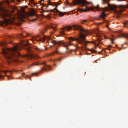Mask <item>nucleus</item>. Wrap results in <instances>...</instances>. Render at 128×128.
<instances>
[{
	"label": "nucleus",
	"mask_w": 128,
	"mask_h": 128,
	"mask_svg": "<svg viewBox=\"0 0 128 128\" xmlns=\"http://www.w3.org/2000/svg\"><path fill=\"white\" fill-rule=\"evenodd\" d=\"M8 38L11 41L10 43H12V40L13 39L15 38L14 37L12 36H8Z\"/></svg>",
	"instance_id": "obj_15"
},
{
	"label": "nucleus",
	"mask_w": 128,
	"mask_h": 128,
	"mask_svg": "<svg viewBox=\"0 0 128 128\" xmlns=\"http://www.w3.org/2000/svg\"><path fill=\"white\" fill-rule=\"evenodd\" d=\"M95 9H96V10L98 11L100 10L99 9V6L98 5L97 6L94 7Z\"/></svg>",
	"instance_id": "obj_19"
},
{
	"label": "nucleus",
	"mask_w": 128,
	"mask_h": 128,
	"mask_svg": "<svg viewBox=\"0 0 128 128\" xmlns=\"http://www.w3.org/2000/svg\"><path fill=\"white\" fill-rule=\"evenodd\" d=\"M45 12H49V11L48 10H45Z\"/></svg>",
	"instance_id": "obj_37"
},
{
	"label": "nucleus",
	"mask_w": 128,
	"mask_h": 128,
	"mask_svg": "<svg viewBox=\"0 0 128 128\" xmlns=\"http://www.w3.org/2000/svg\"><path fill=\"white\" fill-rule=\"evenodd\" d=\"M102 40H103L102 39H101L100 38H98V41L100 42V43L101 44V42L102 41Z\"/></svg>",
	"instance_id": "obj_24"
},
{
	"label": "nucleus",
	"mask_w": 128,
	"mask_h": 128,
	"mask_svg": "<svg viewBox=\"0 0 128 128\" xmlns=\"http://www.w3.org/2000/svg\"><path fill=\"white\" fill-rule=\"evenodd\" d=\"M2 22L0 20V24H2Z\"/></svg>",
	"instance_id": "obj_35"
},
{
	"label": "nucleus",
	"mask_w": 128,
	"mask_h": 128,
	"mask_svg": "<svg viewBox=\"0 0 128 128\" xmlns=\"http://www.w3.org/2000/svg\"><path fill=\"white\" fill-rule=\"evenodd\" d=\"M22 47L21 44H18L15 45L13 48L11 49L5 48L2 49L3 56L7 60L9 64L26 62V59H32L38 58V56L32 53L26 55L20 54L18 51Z\"/></svg>",
	"instance_id": "obj_1"
},
{
	"label": "nucleus",
	"mask_w": 128,
	"mask_h": 128,
	"mask_svg": "<svg viewBox=\"0 0 128 128\" xmlns=\"http://www.w3.org/2000/svg\"><path fill=\"white\" fill-rule=\"evenodd\" d=\"M40 64L38 63L37 62H35L33 63L30 66H29L28 67V68H31V67L34 66L36 65V66H39L40 65Z\"/></svg>",
	"instance_id": "obj_14"
},
{
	"label": "nucleus",
	"mask_w": 128,
	"mask_h": 128,
	"mask_svg": "<svg viewBox=\"0 0 128 128\" xmlns=\"http://www.w3.org/2000/svg\"><path fill=\"white\" fill-rule=\"evenodd\" d=\"M38 49L36 47L32 46V47L28 46L26 48V51L29 53H31L33 51L37 50Z\"/></svg>",
	"instance_id": "obj_7"
},
{
	"label": "nucleus",
	"mask_w": 128,
	"mask_h": 128,
	"mask_svg": "<svg viewBox=\"0 0 128 128\" xmlns=\"http://www.w3.org/2000/svg\"><path fill=\"white\" fill-rule=\"evenodd\" d=\"M74 30H78L80 32V34L78 38H74L72 37H70L69 40L70 43L68 42H64L63 41H57L56 40H53L52 43L54 44H58L60 46H62L66 48L67 50H68V47L70 46L73 45L71 43V41L76 40L79 44H81L83 46H84L86 48V46L88 42L85 41V39L86 36L90 34V32L88 30L82 28L81 26L78 25H74L72 26Z\"/></svg>",
	"instance_id": "obj_2"
},
{
	"label": "nucleus",
	"mask_w": 128,
	"mask_h": 128,
	"mask_svg": "<svg viewBox=\"0 0 128 128\" xmlns=\"http://www.w3.org/2000/svg\"><path fill=\"white\" fill-rule=\"evenodd\" d=\"M91 51H92V52H94V51H95L93 49H92V50H91Z\"/></svg>",
	"instance_id": "obj_36"
},
{
	"label": "nucleus",
	"mask_w": 128,
	"mask_h": 128,
	"mask_svg": "<svg viewBox=\"0 0 128 128\" xmlns=\"http://www.w3.org/2000/svg\"><path fill=\"white\" fill-rule=\"evenodd\" d=\"M36 19H34L32 20H30V21L32 22H34L36 20Z\"/></svg>",
	"instance_id": "obj_26"
},
{
	"label": "nucleus",
	"mask_w": 128,
	"mask_h": 128,
	"mask_svg": "<svg viewBox=\"0 0 128 128\" xmlns=\"http://www.w3.org/2000/svg\"><path fill=\"white\" fill-rule=\"evenodd\" d=\"M30 15L31 16H34L36 15V14L34 12H32L30 14Z\"/></svg>",
	"instance_id": "obj_20"
},
{
	"label": "nucleus",
	"mask_w": 128,
	"mask_h": 128,
	"mask_svg": "<svg viewBox=\"0 0 128 128\" xmlns=\"http://www.w3.org/2000/svg\"><path fill=\"white\" fill-rule=\"evenodd\" d=\"M108 8L106 7L103 8V10L104 11L108 10H113L115 13L117 15V17L119 18L120 17L119 15H121L122 12L125 10L126 6H124L120 5L116 6L115 5H110L109 4L108 5Z\"/></svg>",
	"instance_id": "obj_3"
},
{
	"label": "nucleus",
	"mask_w": 128,
	"mask_h": 128,
	"mask_svg": "<svg viewBox=\"0 0 128 128\" xmlns=\"http://www.w3.org/2000/svg\"><path fill=\"white\" fill-rule=\"evenodd\" d=\"M4 77V76L0 74V78H2Z\"/></svg>",
	"instance_id": "obj_31"
},
{
	"label": "nucleus",
	"mask_w": 128,
	"mask_h": 128,
	"mask_svg": "<svg viewBox=\"0 0 128 128\" xmlns=\"http://www.w3.org/2000/svg\"><path fill=\"white\" fill-rule=\"evenodd\" d=\"M42 64H44L45 68H43L42 69V70H46V69L48 70L50 69V66L46 65L45 62H43Z\"/></svg>",
	"instance_id": "obj_9"
},
{
	"label": "nucleus",
	"mask_w": 128,
	"mask_h": 128,
	"mask_svg": "<svg viewBox=\"0 0 128 128\" xmlns=\"http://www.w3.org/2000/svg\"><path fill=\"white\" fill-rule=\"evenodd\" d=\"M52 55H53V54H52Z\"/></svg>",
	"instance_id": "obj_45"
},
{
	"label": "nucleus",
	"mask_w": 128,
	"mask_h": 128,
	"mask_svg": "<svg viewBox=\"0 0 128 128\" xmlns=\"http://www.w3.org/2000/svg\"><path fill=\"white\" fill-rule=\"evenodd\" d=\"M48 37L46 36H44L43 38H41L39 36H38L33 37L32 39L31 40H30V41L32 42L34 44H36L37 41H42L43 42L46 39H48Z\"/></svg>",
	"instance_id": "obj_5"
},
{
	"label": "nucleus",
	"mask_w": 128,
	"mask_h": 128,
	"mask_svg": "<svg viewBox=\"0 0 128 128\" xmlns=\"http://www.w3.org/2000/svg\"><path fill=\"white\" fill-rule=\"evenodd\" d=\"M42 11L43 13H44V12H45L46 11H45V10H42Z\"/></svg>",
	"instance_id": "obj_33"
},
{
	"label": "nucleus",
	"mask_w": 128,
	"mask_h": 128,
	"mask_svg": "<svg viewBox=\"0 0 128 128\" xmlns=\"http://www.w3.org/2000/svg\"><path fill=\"white\" fill-rule=\"evenodd\" d=\"M49 5H51L52 6H54V5H53V4H49Z\"/></svg>",
	"instance_id": "obj_34"
},
{
	"label": "nucleus",
	"mask_w": 128,
	"mask_h": 128,
	"mask_svg": "<svg viewBox=\"0 0 128 128\" xmlns=\"http://www.w3.org/2000/svg\"><path fill=\"white\" fill-rule=\"evenodd\" d=\"M41 0V1H43V0Z\"/></svg>",
	"instance_id": "obj_43"
},
{
	"label": "nucleus",
	"mask_w": 128,
	"mask_h": 128,
	"mask_svg": "<svg viewBox=\"0 0 128 128\" xmlns=\"http://www.w3.org/2000/svg\"><path fill=\"white\" fill-rule=\"evenodd\" d=\"M112 47V46L111 45L108 46H107V48L106 49L109 50H110V48Z\"/></svg>",
	"instance_id": "obj_21"
},
{
	"label": "nucleus",
	"mask_w": 128,
	"mask_h": 128,
	"mask_svg": "<svg viewBox=\"0 0 128 128\" xmlns=\"http://www.w3.org/2000/svg\"><path fill=\"white\" fill-rule=\"evenodd\" d=\"M122 37L125 38L128 40V33L124 34H122V35L118 36V38Z\"/></svg>",
	"instance_id": "obj_10"
},
{
	"label": "nucleus",
	"mask_w": 128,
	"mask_h": 128,
	"mask_svg": "<svg viewBox=\"0 0 128 128\" xmlns=\"http://www.w3.org/2000/svg\"><path fill=\"white\" fill-rule=\"evenodd\" d=\"M23 75H24V74H24V73H23Z\"/></svg>",
	"instance_id": "obj_42"
},
{
	"label": "nucleus",
	"mask_w": 128,
	"mask_h": 128,
	"mask_svg": "<svg viewBox=\"0 0 128 128\" xmlns=\"http://www.w3.org/2000/svg\"><path fill=\"white\" fill-rule=\"evenodd\" d=\"M74 51V50H71V52H72V51Z\"/></svg>",
	"instance_id": "obj_38"
},
{
	"label": "nucleus",
	"mask_w": 128,
	"mask_h": 128,
	"mask_svg": "<svg viewBox=\"0 0 128 128\" xmlns=\"http://www.w3.org/2000/svg\"><path fill=\"white\" fill-rule=\"evenodd\" d=\"M117 46V45H116V46Z\"/></svg>",
	"instance_id": "obj_44"
},
{
	"label": "nucleus",
	"mask_w": 128,
	"mask_h": 128,
	"mask_svg": "<svg viewBox=\"0 0 128 128\" xmlns=\"http://www.w3.org/2000/svg\"><path fill=\"white\" fill-rule=\"evenodd\" d=\"M34 0H30V1L31 2H33Z\"/></svg>",
	"instance_id": "obj_32"
},
{
	"label": "nucleus",
	"mask_w": 128,
	"mask_h": 128,
	"mask_svg": "<svg viewBox=\"0 0 128 128\" xmlns=\"http://www.w3.org/2000/svg\"><path fill=\"white\" fill-rule=\"evenodd\" d=\"M56 10L57 12L58 13H59V14L61 16H63L64 14H66V13L62 12L56 9Z\"/></svg>",
	"instance_id": "obj_13"
},
{
	"label": "nucleus",
	"mask_w": 128,
	"mask_h": 128,
	"mask_svg": "<svg viewBox=\"0 0 128 128\" xmlns=\"http://www.w3.org/2000/svg\"><path fill=\"white\" fill-rule=\"evenodd\" d=\"M79 9L80 11H81L82 12H87L88 10H86L85 9L83 10L82 9Z\"/></svg>",
	"instance_id": "obj_18"
},
{
	"label": "nucleus",
	"mask_w": 128,
	"mask_h": 128,
	"mask_svg": "<svg viewBox=\"0 0 128 128\" xmlns=\"http://www.w3.org/2000/svg\"><path fill=\"white\" fill-rule=\"evenodd\" d=\"M37 74L36 73H33L31 74V76H32L34 75H37Z\"/></svg>",
	"instance_id": "obj_25"
},
{
	"label": "nucleus",
	"mask_w": 128,
	"mask_h": 128,
	"mask_svg": "<svg viewBox=\"0 0 128 128\" xmlns=\"http://www.w3.org/2000/svg\"><path fill=\"white\" fill-rule=\"evenodd\" d=\"M44 7H46V9L47 8L48 6H46L45 5H44L43 6Z\"/></svg>",
	"instance_id": "obj_30"
},
{
	"label": "nucleus",
	"mask_w": 128,
	"mask_h": 128,
	"mask_svg": "<svg viewBox=\"0 0 128 128\" xmlns=\"http://www.w3.org/2000/svg\"><path fill=\"white\" fill-rule=\"evenodd\" d=\"M7 12V11L4 8L0 7V18L5 20L7 22L8 20L6 18L8 16Z\"/></svg>",
	"instance_id": "obj_4"
},
{
	"label": "nucleus",
	"mask_w": 128,
	"mask_h": 128,
	"mask_svg": "<svg viewBox=\"0 0 128 128\" xmlns=\"http://www.w3.org/2000/svg\"><path fill=\"white\" fill-rule=\"evenodd\" d=\"M56 60H54V62H55L56 61Z\"/></svg>",
	"instance_id": "obj_41"
},
{
	"label": "nucleus",
	"mask_w": 128,
	"mask_h": 128,
	"mask_svg": "<svg viewBox=\"0 0 128 128\" xmlns=\"http://www.w3.org/2000/svg\"><path fill=\"white\" fill-rule=\"evenodd\" d=\"M116 38H115V39H111V41L112 42V44H114V42H113V41Z\"/></svg>",
	"instance_id": "obj_27"
},
{
	"label": "nucleus",
	"mask_w": 128,
	"mask_h": 128,
	"mask_svg": "<svg viewBox=\"0 0 128 128\" xmlns=\"http://www.w3.org/2000/svg\"><path fill=\"white\" fill-rule=\"evenodd\" d=\"M87 22V20H84L82 21V23H83L84 22Z\"/></svg>",
	"instance_id": "obj_29"
},
{
	"label": "nucleus",
	"mask_w": 128,
	"mask_h": 128,
	"mask_svg": "<svg viewBox=\"0 0 128 128\" xmlns=\"http://www.w3.org/2000/svg\"><path fill=\"white\" fill-rule=\"evenodd\" d=\"M17 37L20 39H22L24 37V36H23L22 34L20 35H18L17 36Z\"/></svg>",
	"instance_id": "obj_17"
},
{
	"label": "nucleus",
	"mask_w": 128,
	"mask_h": 128,
	"mask_svg": "<svg viewBox=\"0 0 128 128\" xmlns=\"http://www.w3.org/2000/svg\"><path fill=\"white\" fill-rule=\"evenodd\" d=\"M58 48L55 51V53L56 54H58V52L57 50Z\"/></svg>",
	"instance_id": "obj_28"
},
{
	"label": "nucleus",
	"mask_w": 128,
	"mask_h": 128,
	"mask_svg": "<svg viewBox=\"0 0 128 128\" xmlns=\"http://www.w3.org/2000/svg\"><path fill=\"white\" fill-rule=\"evenodd\" d=\"M29 42V41H28L27 42L26 41L25 42H25L24 43L23 40H21L22 45L24 46H28L29 44H30Z\"/></svg>",
	"instance_id": "obj_8"
},
{
	"label": "nucleus",
	"mask_w": 128,
	"mask_h": 128,
	"mask_svg": "<svg viewBox=\"0 0 128 128\" xmlns=\"http://www.w3.org/2000/svg\"><path fill=\"white\" fill-rule=\"evenodd\" d=\"M106 14H105L104 13V12H102L100 16V17L101 18L104 19V18L106 17Z\"/></svg>",
	"instance_id": "obj_11"
},
{
	"label": "nucleus",
	"mask_w": 128,
	"mask_h": 128,
	"mask_svg": "<svg viewBox=\"0 0 128 128\" xmlns=\"http://www.w3.org/2000/svg\"><path fill=\"white\" fill-rule=\"evenodd\" d=\"M7 44V43L4 42H0V46H5Z\"/></svg>",
	"instance_id": "obj_16"
},
{
	"label": "nucleus",
	"mask_w": 128,
	"mask_h": 128,
	"mask_svg": "<svg viewBox=\"0 0 128 128\" xmlns=\"http://www.w3.org/2000/svg\"><path fill=\"white\" fill-rule=\"evenodd\" d=\"M72 27L70 26H67L65 28H62L60 32V33L62 35L65 34V32L66 31H69L71 30Z\"/></svg>",
	"instance_id": "obj_6"
},
{
	"label": "nucleus",
	"mask_w": 128,
	"mask_h": 128,
	"mask_svg": "<svg viewBox=\"0 0 128 128\" xmlns=\"http://www.w3.org/2000/svg\"><path fill=\"white\" fill-rule=\"evenodd\" d=\"M128 23V21H125L124 22L123 24L124 26H125Z\"/></svg>",
	"instance_id": "obj_23"
},
{
	"label": "nucleus",
	"mask_w": 128,
	"mask_h": 128,
	"mask_svg": "<svg viewBox=\"0 0 128 128\" xmlns=\"http://www.w3.org/2000/svg\"><path fill=\"white\" fill-rule=\"evenodd\" d=\"M4 72L5 74H6V73H7L8 72H10V73H11L12 72V71H6L4 72Z\"/></svg>",
	"instance_id": "obj_22"
},
{
	"label": "nucleus",
	"mask_w": 128,
	"mask_h": 128,
	"mask_svg": "<svg viewBox=\"0 0 128 128\" xmlns=\"http://www.w3.org/2000/svg\"><path fill=\"white\" fill-rule=\"evenodd\" d=\"M50 28H52L54 30H56L55 28L52 25H48L46 27V30H47L48 29H50Z\"/></svg>",
	"instance_id": "obj_12"
},
{
	"label": "nucleus",
	"mask_w": 128,
	"mask_h": 128,
	"mask_svg": "<svg viewBox=\"0 0 128 128\" xmlns=\"http://www.w3.org/2000/svg\"><path fill=\"white\" fill-rule=\"evenodd\" d=\"M61 60V59H58V60Z\"/></svg>",
	"instance_id": "obj_40"
},
{
	"label": "nucleus",
	"mask_w": 128,
	"mask_h": 128,
	"mask_svg": "<svg viewBox=\"0 0 128 128\" xmlns=\"http://www.w3.org/2000/svg\"><path fill=\"white\" fill-rule=\"evenodd\" d=\"M18 2H20V0H18Z\"/></svg>",
	"instance_id": "obj_39"
},
{
	"label": "nucleus",
	"mask_w": 128,
	"mask_h": 128,
	"mask_svg": "<svg viewBox=\"0 0 128 128\" xmlns=\"http://www.w3.org/2000/svg\"><path fill=\"white\" fill-rule=\"evenodd\" d=\"M106 4H108V3H107V2H106Z\"/></svg>",
	"instance_id": "obj_46"
}]
</instances>
